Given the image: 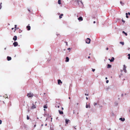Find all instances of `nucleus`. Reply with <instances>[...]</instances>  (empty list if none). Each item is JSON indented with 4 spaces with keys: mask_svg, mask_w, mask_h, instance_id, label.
Returning <instances> with one entry per match:
<instances>
[{
    "mask_svg": "<svg viewBox=\"0 0 130 130\" xmlns=\"http://www.w3.org/2000/svg\"><path fill=\"white\" fill-rule=\"evenodd\" d=\"M34 95L32 93H28L27 96L29 98H32L33 97Z\"/></svg>",
    "mask_w": 130,
    "mask_h": 130,
    "instance_id": "obj_1",
    "label": "nucleus"
},
{
    "mask_svg": "<svg viewBox=\"0 0 130 130\" xmlns=\"http://www.w3.org/2000/svg\"><path fill=\"white\" fill-rule=\"evenodd\" d=\"M90 39L89 38H88L86 40V43L88 44H89L90 43Z\"/></svg>",
    "mask_w": 130,
    "mask_h": 130,
    "instance_id": "obj_2",
    "label": "nucleus"
},
{
    "mask_svg": "<svg viewBox=\"0 0 130 130\" xmlns=\"http://www.w3.org/2000/svg\"><path fill=\"white\" fill-rule=\"evenodd\" d=\"M32 106H31V109H34L36 108V105H34V103L32 104Z\"/></svg>",
    "mask_w": 130,
    "mask_h": 130,
    "instance_id": "obj_3",
    "label": "nucleus"
},
{
    "mask_svg": "<svg viewBox=\"0 0 130 130\" xmlns=\"http://www.w3.org/2000/svg\"><path fill=\"white\" fill-rule=\"evenodd\" d=\"M126 66L125 65H124L123 70L124 71L125 73H126L127 72V71L126 70Z\"/></svg>",
    "mask_w": 130,
    "mask_h": 130,
    "instance_id": "obj_4",
    "label": "nucleus"
},
{
    "mask_svg": "<svg viewBox=\"0 0 130 130\" xmlns=\"http://www.w3.org/2000/svg\"><path fill=\"white\" fill-rule=\"evenodd\" d=\"M13 44L14 46H16L18 45V43L17 42H15L13 43Z\"/></svg>",
    "mask_w": 130,
    "mask_h": 130,
    "instance_id": "obj_5",
    "label": "nucleus"
},
{
    "mask_svg": "<svg viewBox=\"0 0 130 130\" xmlns=\"http://www.w3.org/2000/svg\"><path fill=\"white\" fill-rule=\"evenodd\" d=\"M115 59V58L113 57H112L111 59H109V60L111 62H113Z\"/></svg>",
    "mask_w": 130,
    "mask_h": 130,
    "instance_id": "obj_6",
    "label": "nucleus"
},
{
    "mask_svg": "<svg viewBox=\"0 0 130 130\" xmlns=\"http://www.w3.org/2000/svg\"><path fill=\"white\" fill-rule=\"evenodd\" d=\"M78 19L79 21H82L83 20V18L81 17H80L79 18H78Z\"/></svg>",
    "mask_w": 130,
    "mask_h": 130,
    "instance_id": "obj_7",
    "label": "nucleus"
},
{
    "mask_svg": "<svg viewBox=\"0 0 130 130\" xmlns=\"http://www.w3.org/2000/svg\"><path fill=\"white\" fill-rule=\"evenodd\" d=\"M17 37L16 36H14L13 38V40L14 41H16L17 40Z\"/></svg>",
    "mask_w": 130,
    "mask_h": 130,
    "instance_id": "obj_8",
    "label": "nucleus"
},
{
    "mask_svg": "<svg viewBox=\"0 0 130 130\" xmlns=\"http://www.w3.org/2000/svg\"><path fill=\"white\" fill-rule=\"evenodd\" d=\"M7 59L9 61L11 60V57L8 56L7 57Z\"/></svg>",
    "mask_w": 130,
    "mask_h": 130,
    "instance_id": "obj_9",
    "label": "nucleus"
},
{
    "mask_svg": "<svg viewBox=\"0 0 130 130\" xmlns=\"http://www.w3.org/2000/svg\"><path fill=\"white\" fill-rule=\"evenodd\" d=\"M26 28L28 30H29L30 29V27L29 26H27L26 27Z\"/></svg>",
    "mask_w": 130,
    "mask_h": 130,
    "instance_id": "obj_10",
    "label": "nucleus"
},
{
    "mask_svg": "<svg viewBox=\"0 0 130 130\" xmlns=\"http://www.w3.org/2000/svg\"><path fill=\"white\" fill-rule=\"evenodd\" d=\"M69 58L68 57H66V60L65 61L66 62H68L69 61Z\"/></svg>",
    "mask_w": 130,
    "mask_h": 130,
    "instance_id": "obj_11",
    "label": "nucleus"
},
{
    "mask_svg": "<svg viewBox=\"0 0 130 130\" xmlns=\"http://www.w3.org/2000/svg\"><path fill=\"white\" fill-rule=\"evenodd\" d=\"M119 119L122 121H125V119L124 118H120Z\"/></svg>",
    "mask_w": 130,
    "mask_h": 130,
    "instance_id": "obj_12",
    "label": "nucleus"
},
{
    "mask_svg": "<svg viewBox=\"0 0 130 130\" xmlns=\"http://www.w3.org/2000/svg\"><path fill=\"white\" fill-rule=\"evenodd\" d=\"M86 107L87 108H90V105H88L87 104H86Z\"/></svg>",
    "mask_w": 130,
    "mask_h": 130,
    "instance_id": "obj_13",
    "label": "nucleus"
},
{
    "mask_svg": "<svg viewBox=\"0 0 130 130\" xmlns=\"http://www.w3.org/2000/svg\"><path fill=\"white\" fill-rule=\"evenodd\" d=\"M58 84H59L60 83H62V82L61 81L60 79L58 80Z\"/></svg>",
    "mask_w": 130,
    "mask_h": 130,
    "instance_id": "obj_14",
    "label": "nucleus"
},
{
    "mask_svg": "<svg viewBox=\"0 0 130 130\" xmlns=\"http://www.w3.org/2000/svg\"><path fill=\"white\" fill-rule=\"evenodd\" d=\"M111 67V66L109 64H108L107 65V68H110Z\"/></svg>",
    "mask_w": 130,
    "mask_h": 130,
    "instance_id": "obj_15",
    "label": "nucleus"
},
{
    "mask_svg": "<svg viewBox=\"0 0 130 130\" xmlns=\"http://www.w3.org/2000/svg\"><path fill=\"white\" fill-rule=\"evenodd\" d=\"M69 121H70V120H68V119H66V120H65L66 123L67 124H68V122Z\"/></svg>",
    "mask_w": 130,
    "mask_h": 130,
    "instance_id": "obj_16",
    "label": "nucleus"
},
{
    "mask_svg": "<svg viewBox=\"0 0 130 130\" xmlns=\"http://www.w3.org/2000/svg\"><path fill=\"white\" fill-rule=\"evenodd\" d=\"M58 111L60 114H63V112L62 111H61L60 110H59Z\"/></svg>",
    "mask_w": 130,
    "mask_h": 130,
    "instance_id": "obj_17",
    "label": "nucleus"
},
{
    "mask_svg": "<svg viewBox=\"0 0 130 130\" xmlns=\"http://www.w3.org/2000/svg\"><path fill=\"white\" fill-rule=\"evenodd\" d=\"M63 14H61L59 16V18L60 19H61L62 18V16H63Z\"/></svg>",
    "mask_w": 130,
    "mask_h": 130,
    "instance_id": "obj_18",
    "label": "nucleus"
},
{
    "mask_svg": "<svg viewBox=\"0 0 130 130\" xmlns=\"http://www.w3.org/2000/svg\"><path fill=\"white\" fill-rule=\"evenodd\" d=\"M122 33L124 34L126 36H127V34L124 31H122Z\"/></svg>",
    "mask_w": 130,
    "mask_h": 130,
    "instance_id": "obj_19",
    "label": "nucleus"
},
{
    "mask_svg": "<svg viewBox=\"0 0 130 130\" xmlns=\"http://www.w3.org/2000/svg\"><path fill=\"white\" fill-rule=\"evenodd\" d=\"M47 105H44L43 106V108H47Z\"/></svg>",
    "mask_w": 130,
    "mask_h": 130,
    "instance_id": "obj_20",
    "label": "nucleus"
},
{
    "mask_svg": "<svg viewBox=\"0 0 130 130\" xmlns=\"http://www.w3.org/2000/svg\"><path fill=\"white\" fill-rule=\"evenodd\" d=\"M58 3L59 4H61V0H58Z\"/></svg>",
    "mask_w": 130,
    "mask_h": 130,
    "instance_id": "obj_21",
    "label": "nucleus"
},
{
    "mask_svg": "<svg viewBox=\"0 0 130 130\" xmlns=\"http://www.w3.org/2000/svg\"><path fill=\"white\" fill-rule=\"evenodd\" d=\"M128 59H130V54H128Z\"/></svg>",
    "mask_w": 130,
    "mask_h": 130,
    "instance_id": "obj_22",
    "label": "nucleus"
},
{
    "mask_svg": "<svg viewBox=\"0 0 130 130\" xmlns=\"http://www.w3.org/2000/svg\"><path fill=\"white\" fill-rule=\"evenodd\" d=\"M120 3L122 5H123L124 4L122 3V2L121 1L120 2Z\"/></svg>",
    "mask_w": 130,
    "mask_h": 130,
    "instance_id": "obj_23",
    "label": "nucleus"
},
{
    "mask_svg": "<svg viewBox=\"0 0 130 130\" xmlns=\"http://www.w3.org/2000/svg\"><path fill=\"white\" fill-rule=\"evenodd\" d=\"M2 4V3H1L0 4V9H1L2 7V6L1 5Z\"/></svg>",
    "mask_w": 130,
    "mask_h": 130,
    "instance_id": "obj_24",
    "label": "nucleus"
},
{
    "mask_svg": "<svg viewBox=\"0 0 130 130\" xmlns=\"http://www.w3.org/2000/svg\"><path fill=\"white\" fill-rule=\"evenodd\" d=\"M120 44H122V45H124V42H120Z\"/></svg>",
    "mask_w": 130,
    "mask_h": 130,
    "instance_id": "obj_25",
    "label": "nucleus"
},
{
    "mask_svg": "<svg viewBox=\"0 0 130 130\" xmlns=\"http://www.w3.org/2000/svg\"><path fill=\"white\" fill-rule=\"evenodd\" d=\"M55 107H56V108H59V105H56V106Z\"/></svg>",
    "mask_w": 130,
    "mask_h": 130,
    "instance_id": "obj_26",
    "label": "nucleus"
},
{
    "mask_svg": "<svg viewBox=\"0 0 130 130\" xmlns=\"http://www.w3.org/2000/svg\"><path fill=\"white\" fill-rule=\"evenodd\" d=\"M17 25H15V30H16V29H17Z\"/></svg>",
    "mask_w": 130,
    "mask_h": 130,
    "instance_id": "obj_27",
    "label": "nucleus"
},
{
    "mask_svg": "<svg viewBox=\"0 0 130 130\" xmlns=\"http://www.w3.org/2000/svg\"><path fill=\"white\" fill-rule=\"evenodd\" d=\"M27 120H29V116H27Z\"/></svg>",
    "mask_w": 130,
    "mask_h": 130,
    "instance_id": "obj_28",
    "label": "nucleus"
},
{
    "mask_svg": "<svg viewBox=\"0 0 130 130\" xmlns=\"http://www.w3.org/2000/svg\"><path fill=\"white\" fill-rule=\"evenodd\" d=\"M92 70L94 72V71L95 70V69H92Z\"/></svg>",
    "mask_w": 130,
    "mask_h": 130,
    "instance_id": "obj_29",
    "label": "nucleus"
},
{
    "mask_svg": "<svg viewBox=\"0 0 130 130\" xmlns=\"http://www.w3.org/2000/svg\"><path fill=\"white\" fill-rule=\"evenodd\" d=\"M106 83H108V82H109V80H107L106 81Z\"/></svg>",
    "mask_w": 130,
    "mask_h": 130,
    "instance_id": "obj_30",
    "label": "nucleus"
},
{
    "mask_svg": "<svg viewBox=\"0 0 130 130\" xmlns=\"http://www.w3.org/2000/svg\"><path fill=\"white\" fill-rule=\"evenodd\" d=\"M97 104L96 103H94V106H95V105H96Z\"/></svg>",
    "mask_w": 130,
    "mask_h": 130,
    "instance_id": "obj_31",
    "label": "nucleus"
},
{
    "mask_svg": "<svg viewBox=\"0 0 130 130\" xmlns=\"http://www.w3.org/2000/svg\"><path fill=\"white\" fill-rule=\"evenodd\" d=\"M65 43L66 44V45L67 46L68 45V43H67V42H65Z\"/></svg>",
    "mask_w": 130,
    "mask_h": 130,
    "instance_id": "obj_32",
    "label": "nucleus"
},
{
    "mask_svg": "<svg viewBox=\"0 0 130 130\" xmlns=\"http://www.w3.org/2000/svg\"><path fill=\"white\" fill-rule=\"evenodd\" d=\"M2 123V121L1 120H0V124H1Z\"/></svg>",
    "mask_w": 130,
    "mask_h": 130,
    "instance_id": "obj_33",
    "label": "nucleus"
},
{
    "mask_svg": "<svg viewBox=\"0 0 130 130\" xmlns=\"http://www.w3.org/2000/svg\"><path fill=\"white\" fill-rule=\"evenodd\" d=\"M122 21L124 23H125V21L124 20H122Z\"/></svg>",
    "mask_w": 130,
    "mask_h": 130,
    "instance_id": "obj_34",
    "label": "nucleus"
},
{
    "mask_svg": "<svg viewBox=\"0 0 130 130\" xmlns=\"http://www.w3.org/2000/svg\"><path fill=\"white\" fill-rule=\"evenodd\" d=\"M126 17L127 18H128V16L127 15H126Z\"/></svg>",
    "mask_w": 130,
    "mask_h": 130,
    "instance_id": "obj_35",
    "label": "nucleus"
},
{
    "mask_svg": "<svg viewBox=\"0 0 130 130\" xmlns=\"http://www.w3.org/2000/svg\"><path fill=\"white\" fill-rule=\"evenodd\" d=\"M106 50H108V47H107V48H106Z\"/></svg>",
    "mask_w": 130,
    "mask_h": 130,
    "instance_id": "obj_36",
    "label": "nucleus"
},
{
    "mask_svg": "<svg viewBox=\"0 0 130 130\" xmlns=\"http://www.w3.org/2000/svg\"><path fill=\"white\" fill-rule=\"evenodd\" d=\"M85 95H88V94H86V93H85Z\"/></svg>",
    "mask_w": 130,
    "mask_h": 130,
    "instance_id": "obj_37",
    "label": "nucleus"
},
{
    "mask_svg": "<svg viewBox=\"0 0 130 130\" xmlns=\"http://www.w3.org/2000/svg\"><path fill=\"white\" fill-rule=\"evenodd\" d=\"M36 125L35 124V125L34 126V127H36Z\"/></svg>",
    "mask_w": 130,
    "mask_h": 130,
    "instance_id": "obj_38",
    "label": "nucleus"
},
{
    "mask_svg": "<svg viewBox=\"0 0 130 130\" xmlns=\"http://www.w3.org/2000/svg\"><path fill=\"white\" fill-rule=\"evenodd\" d=\"M62 109V110H63V107H62L61 108Z\"/></svg>",
    "mask_w": 130,
    "mask_h": 130,
    "instance_id": "obj_39",
    "label": "nucleus"
},
{
    "mask_svg": "<svg viewBox=\"0 0 130 130\" xmlns=\"http://www.w3.org/2000/svg\"><path fill=\"white\" fill-rule=\"evenodd\" d=\"M128 14L129 15H130V12H128Z\"/></svg>",
    "mask_w": 130,
    "mask_h": 130,
    "instance_id": "obj_40",
    "label": "nucleus"
},
{
    "mask_svg": "<svg viewBox=\"0 0 130 130\" xmlns=\"http://www.w3.org/2000/svg\"><path fill=\"white\" fill-rule=\"evenodd\" d=\"M86 99L87 100H88V98L87 97H86Z\"/></svg>",
    "mask_w": 130,
    "mask_h": 130,
    "instance_id": "obj_41",
    "label": "nucleus"
},
{
    "mask_svg": "<svg viewBox=\"0 0 130 130\" xmlns=\"http://www.w3.org/2000/svg\"><path fill=\"white\" fill-rule=\"evenodd\" d=\"M95 23V21H94L93 22V23Z\"/></svg>",
    "mask_w": 130,
    "mask_h": 130,
    "instance_id": "obj_42",
    "label": "nucleus"
},
{
    "mask_svg": "<svg viewBox=\"0 0 130 130\" xmlns=\"http://www.w3.org/2000/svg\"><path fill=\"white\" fill-rule=\"evenodd\" d=\"M90 58V56H88V58H89H89Z\"/></svg>",
    "mask_w": 130,
    "mask_h": 130,
    "instance_id": "obj_43",
    "label": "nucleus"
},
{
    "mask_svg": "<svg viewBox=\"0 0 130 130\" xmlns=\"http://www.w3.org/2000/svg\"><path fill=\"white\" fill-rule=\"evenodd\" d=\"M105 79H107V77H106L105 78Z\"/></svg>",
    "mask_w": 130,
    "mask_h": 130,
    "instance_id": "obj_44",
    "label": "nucleus"
},
{
    "mask_svg": "<svg viewBox=\"0 0 130 130\" xmlns=\"http://www.w3.org/2000/svg\"><path fill=\"white\" fill-rule=\"evenodd\" d=\"M127 14H127V13H126V15H127Z\"/></svg>",
    "mask_w": 130,
    "mask_h": 130,
    "instance_id": "obj_45",
    "label": "nucleus"
},
{
    "mask_svg": "<svg viewBox=\"0 0 130 130\" xmlns=\"http://www.w3.org/2000/svg\"><path fill=\"white\" fill-rule=\"evenodd\" d=\"M28 11L29 12H30V10H29V9H28Z\"/></svg>",
    "mask_w": 130,
    "mask_h": 130,
    "instance_id": "obj_46",
    "label": "nucleus"
},
{
    "mask_svg": "<svg viewBox=\"0 0 130 130\" xmlns=\"http://www.w3.org/2000/svg\"><path fill=\"white\" fill-rule=\"evenodd\" d=\"M68 50H70V48H68Z\"/></svg>",
    "mask_w": 130,
    "mask_h": 130,
    "instance_id": "obj_47",
    "label": "nucleus"
},
{
    "mask_svg": "<svg viewBox=\"0 0 130 130\" xmlns=\"http://www.w3.org/2000/svg\"><path fill=\"white\" fill-rule=\"evenodd\" d=\"M13 29H14V28H12V30H13Z\"/></svg>",
    "mask_w": 130,
    "mask_h": 130,
    "instance_id": "obj_48",
    "label": "nucleus"
},
{
    "mask_svg": "<svg viewBox=\"0 0 130 130\" xmlns=\"http://www.w3.org/2000/svg\"><path fill=\"white\" fill-rule=\"evenodd\" d=\"M129 112H130V107H129Z\"/></svg>",
    "mask_w": 130,
    "mask_h": 130,
    "instance_id": "obj_49",
    "label": "nucleus"
},
{
    "mask_svg": "<svg viewBox=\"0 0 130 130\" xmlns=\"http://www.w3.org/2000/svg\"><path fill=\"white\" fill-rule=\"evenodd\" d=\"M69 99H70V97H69Z\"/></svg>",
    "mask_w": 130,
    "mask_h": 130,
    "instance_id": "obj_50",
    "label": "nucleus"
},
{
    "mask_svg": "<svg viewBox=\"0 0 130 130\" xmlns=\"http://www.w3.org/2000/svg\"><path fill=\"white\" fill-rule=\"evenodd\" d=\"M45 125L46 126L47 125V124H46Z\"/></svg>",
    "mask_w": 130,
    "mask_h": 130,
    "instance_id": "obj_51",
    "label": "nucleus"
},
{
    "mask_svg": "<svg viewBox=\"0 0 130 130\" xmlns=\"http://www.w3.org/2000/svg\"><path fill=\"white\" fill-rule=\"evenodd\" d=\"M44 110H45V109H44Z\"/></svg>",
    "mask_w": 130,
    "mask_h": 130,
    "instance_id": "obj_52",
    "label": "nucleus"
},
{
    "mask_svg": "<svg viewBox=\"0 0 130 130\" xmlns=\"http://www.w3.org/2000/svg\"><path fill=\"white\" fill-rule=\"evenodd\" d=\"M43 124H42V126H43Z\"/></svg>",
    "mask_w": 130,
    "mask_h": 130,
    "instance_id": "obj_53",
    "label": "nucleus"
},
{
    "mask_svg": "<svg viewBox=\"0 0 130 130\" xmlns=\"http://www.w3.org/2000/svg\"><path fill=\"white\" fill-rule=\"evenodd\" d=\"M37 102H35V103H36Z\"/></svg>",
    "mask_w": 130,
    "mask_h": 130,
    "instance_id": "obj_54",
    "label": "nucleus"
}]
</instances>
